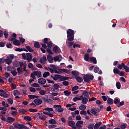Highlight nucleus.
<instances>
[{"label": "nucleus", "mask_w": 129, "mask_h": 129, "mask_svg": "<svg viewBox=\"0 0 129 129\" xmlns=\"http://www.w3.org/2000/svg\"><path fill=\"white\" fill-rule=\"evenodd\" d=\"M51 78H52L54 81H57L58 80H59V81H63L62 84L64 85V86H68V85H69V82L66 81L69 80L70 78L69 77H65L60 75H55L53 76V75H51Z\"/></svg>", "instance_id": "f257e3e1"}, {"label": "nucleus", "mask_w": 129, "mask_h": 129, "mask_svg": "<svg viewBox=\"0 0 129 129\" xmlns=\"http://www.w3.org/2000/svg\"><path fill=\"white\" fill-rule=\"evenodd\" d=\"M67 41L69 42H72L74 41V30L69 29L67 31Z\"/></svg>", "instance_id": "f03ea898"}, {"label": "nucleus", "mask_w": 129, "mask_h": 129, "mask_svg": "<svg viewBox=\"0 0 129 129\" xmlns=\"http://www.w3.org/2000/svg\"><path fill=\"white\" fill-rule=\"evenodd\" d=\"M82 96L83 97L81 99L82 104H87V103L88 102V98H89L88 92L86 91H83Z\"/></svg>", "instance_id": "7ed1b4c3"}, {"label": "nucleus", "mask_w": 129, "mask_h": 129, "mask_svg": "<svg viewBox=\"0 0 129 129\" xmlns=\"http://www.w3.org/2000/svg\"><path fill=\"white\" fill-rule=\"evenodd\" d=\"M13 125L10 126L9 129H15V128H18V129H29V127L26 126L25 125L23 124H20L17 123H14Z\"/></svg>", "instance_id": "20e7f679"}, {"label": "nucleus", "mask_w": 129, "mask_h": 129, "mask_svg": "<svg viewBox=\"0 0 129 129\" xmlns=\"http://www.w3.org/2000/svg\"><path fill=\"white\" fill-rule=\"evenodd\" d=\"M94 77L93 76V75L88 74L85 75L83 77L84 81L85 82H87L88 83L90 82V80H92L93 79H94Z\"/></svg>", "instance_id": "39448f33"}, {"label": "nucleus", "mask_w": 129, "mask_h": 129, "mask_svg": "<svg viewBox=\"0 0 129 129\" xmlns=\"http://www.w3.org/2000/svg\"><path fill=\"white\" fill-rule=\"evenodd\" d=\"M14 57L15 55L14 54H10V56L7 57V58L5 59V61L8 65H10V64L13 62V59H14Z\"/></svg>", "instance_id": "423d86ee"}, {"label": "nucleus", "mask_w": 129, "mask_h": 129, "mask_svg": "<svg viewBox=\"0 0 129 129\" xmlns=\"http://www.w3.org/2000/svg\"><path fill=\"white\" fill-rule=\"evenodd\" d=\"M54 108H55V111L56 112H63L64 109L62 108L60 105H55L53 106Z\"/></svg>", "instance_id": "0eeeda50"}, {"label": "nucleus", "mask_w": 129, "mask_h": 129, "mask_svg": "<svg viewBox=\"0 0 129 129\" xmlns=\"http://www.w3.org/2000/svg\"><path fill=\"white\" fill-rule=\"evenodd\" d=\"M83 124V121H78L76 123V126L78 129H82V125Z\"/></svg>", "instance_id": "6e6552de"}, {"label": "nucleus", "mask_w": 129, "mask_h": 129, "mask_svg": "<svg viewBox=\"0 0 129 129\" xmlns=\"http://www.w3.org/2000/svg\"><path fill=\"white\" fill-rule=\"evenodd\" d=\"M26 60H27L28 62H31L32 61V59H33V55L31 53H26Z\"/></svg>", "instance_id": "1a4fd4ad"}, {"label": "nucleus", "mask_w": 129, "mask_h": 129, "mask_svg": "<svg viewBox=\"0 0 129 129\" xmlns=\"http://www.w3.org/2000/svg\"><path fill=\"white\" fill-rule=\"evenodd\" d=\"M15 120H16V118L12 117H8L6 119V122H8V123H12V122H14Z\"/></svg>", "instance_id": "9d476101"}, {"label": "nucleus", "mask_w": 129, "mask_h": 129, "mask_svg": "<svg viewBox=\"0 0 129 129\" xmlns=\"http://www.w3.org/2000/svg\"><path fill=\"white\" fill-rule=\"evenodd\" d=\"M53 51L56 54H59V53H60L61 51V50L60 49V48L58 47V46H55L53 48Z\"/></svg>", "instance_id": "9b49d317"}, {"label": "nucleus", "mask_w": 129, "mask_h": 129, "mask_svg": "<svg viewBox=\"0 0 129 129\" xmlns=\"http://www.w3.org/2000/svg\"><path fill=\"white\" fill-rule=\"evenodd\" d=\"M41 98L45 102H48V103H49V102H50V101L51 100V99H49V96H48V95L43 96L41 97Z\"/></svg>", "instance_id": "f8f14e48"}, {"label": "nucleus", "mask_w": 129, "mask_h": 129, "mask_svg": "<svg viewBox=\"0 0 129 129\" xmlns=\"http://www.w3.org/2000/svg\"><path fill=\"white\" fill-rule=\"evenodd\" d=\"M33 102H34V103H35V104L39 105L40 104H42L43 101L39 98H37V99L34 100Z\"/></svg>", "instance_id": "ddd939ff"}, {"label": "nucleus", "mask_w": 129, "mask_h": 129, "mask_svg": "<svg viewBox=\"0 0 129 129\" xmlns=\"http://www.w3.org/2000/svg\"><path fill=\"white\" fill-rule=\"evenodd\" d=\"M37 81L39 84H41L42 85H43V84H45L46 83V80L43 78L39 79Z\"/></svg>", "instance_id": "4468645a"}, {"label": "nucleus", "mask_w": 129, "mask_h": 129, "mask_svg": "<svg viewBox=\"0 0 129 129\" xmlns=\"http://www.w3.org/2000/svg\"><path fill=\"white\" fill-rule=\"evenodd\" d=\"M41 64H46V61H47V57L46 56L44 55L40 59Z\"/></svg>", "instance_id": "2eb2a0df"}, {"label": "nucleus", "mask_w": 129, "mask_h": 129, "mask_svg": "<svg viewBox=\"0 0 129 129\" xmlns=\"http://www.w3.org/2000/svg\"><path fill=\"white\" fill-rule=\"evenodd\" d=\"M107 104H109L110 105H111L113 104V99H112L111 98H109V97L107 96Z\"/></svg>", "instance_id": "dca6fc26"}, {"label": "nucleus", "mask_w": 129, "mask_h": 129, "mask_svg": "<svg viewBox=\"0 0 129 129\" xmlns=\"http://www.w3.org/2000/svg\"><path fill=\"white\" fill-rule=\"evenodd\" d=\"M90 62L93 63V64H97V60H96V58L95 57H91L90 58Z\"/></svg>", "instance_id": "f3484780"}, {"label": "nucleus", "mask_w": 129, "mask_h": 129, "mask_svg": "<svg viewBox=\"0 0 129 129\" xmlns=\"http://www.w3.org/2000/svg\"><path fill=\"white\" fill-rule=\"evenodd\" d=\"M102 123V122H96L94 125V129H99V126L101 125Z\"/></svg>", "instance_id": "a211bd4d"}, {"label": "nucleus", "mask_w": 129, "mask_h": 129, "mask_svg": "<svg viewBox=\"0 0 129 129\" xmlns=\"http://www.w3.org/2000/svg\"><path fill=\"white\" fill-rule=\"evenodd\" d=\"M47 59L49 63H53V57L51 56V55L50 54L47 55Z\"/></svg>", "instance_id": "6ab92c4d"}, {"label": "nucleus", "mask_w": 129, "mask_h": 129, "mask_svg": "<svg viewBox=\"0 0 129 129\" xmlns=\"http://www.w3.org/2000/svg\"><path fill=\"white\" fill-rule=\"evenodd\" d=\"M75 79L77 81V82H79V83H81V82L83 81V79L79 76L76 77Z\"/></svg>", "instance_id": "aec40b11"}, {"label": "nucleus", "mask_w": 129, "mask_h": 129, "mask_svg": "<svg viewBox=\"0 0 129 129\" xmlns=\"http://www.w3.org/2000/svg\"><path fill=\"white\" fill-rule=\"evenodd\" d=\"M53 87L54 89L53 90V91H57L56 90H59V88H60V85H59L58 84H54L53 85Z\"/></svg>", "instance_id": "412c9836"}, {"label": "nucleus", "mask_w": 129, "mask_h": 129, "mask_svg": "<svg viewBox=\"0 0 129 129\" xmlns=\"http://www.w3.org/2000/svg\"><path fill=\"white\" fill-rule=\"evenodd\" d=\"M17 38V34L15 33H14L12 34V37H11L9 39V41H14V40L16 39V38Z\"/></svg>", "instance_id": "4be33fe9"}, {"label": "nucleus", "mask_w": 129, "mask_h": 129, "mask_svg": "<svg viewBox=\"0 0 129 129\" xmlns=\"http://www.w3.org/2000/svg\"><path fill=\"white\" fill-rule=\"evenodd\" d=\"M82 98H83V97H82V95L79 98L77 97L74 98L73 99V101H74V102H76V101H77V100H81L82 99Z\"/></svg>", "instance_id": "5701e85b"}, {"label": "nucleus", "mask_w": 129, "mask_h": 129, "mask_svg": "<svg viewBox=\"0 0 129 129\" xmlns=\"http://www.w3.org/2000/svg\"><path fill=\"white\" fill-rule=\"evenodd\" d=\"M125 67V64H124V63L122 62L121 63V64H118V66L117 67V68H118V69H119L120 70H121L122 68L124 69Z\"/></svg>", "instance_id": "b1692460"}, {"label": "nucleus", "mask_w": 129, "mask_h": 129, "mask_svg": "<svg viewBox=\"0 0 129 129\" xmlns=\"http://www.w3.org/2000/svg\"><path fill=\"white\" fill-rule=\"evenodd\" d=\"M72 75H73L74 76H76V77L77 76H79V72H78V71H73L72 72Z\"/></svg>", "instance_id": "393cba45"}, {"label": "nucleus", "mask_w": 129, "mask_h": 129, "mask_svg": "<svg viewBox=\"0 0 129 129\" xmlns=\"http://www.w3.org/2000/svg\"><path fill=\"white\" fill-rule=\"evenodd\" d=\"M14 45L15 46H20L21 45V43H20V41L16 39L15 41L13 42Z\"/></svg>", "instance_id": "a878e982"}, {"label": "nucleus", "mask_w": 129, "mask_h": 129, "mask_svg": "<svg viewBox=\"0 0 129 129\" xmlns=\"http://www.w3.org/2000/svg\"><path fill=\"white\" fill-rule=\"evenodd\" d=\"M34 46L35 47V48H37L38 49H39V48L41 47V45H40V43L39 42L36 41L34 44Z\"/></svg>", "instance_id": "bb28decb"}, {"label": "nucleus", "mask_w": 129, "mask_h": 129, "mask_svg": "<svg viewBox=\"0 0 129 129\" xmlns=\"http://www.w3.org/2000/svg\"><path fill=\"white\" fill-rule=\"evenodd\" d=\"M49 123L51 124H56L57 123V121L54 119H51L49 121Z\"/></svg>", "instance_id": "cd10ccee"}, {"label": "nucleus", "mask_w": 129, "mask_h": 129, "mask_svg": "<svg viewBox=\"0 0 129 129\" xmlns=\"http://www.w3.org/2000/svg\"><path fill=\"white\" fill-rule=\"evenodd\" d=\"M26 49L27 50V51H28V52H30V53L34 52V49H32V48L29 46H26Z\"/></svg>", "instance_id": "c85d7f7f"}, {"label": "nucleus", "mask_w": 129, "mask_h": 129, "mask_svg": "<svg viewBox=\"0 0 129 129\" xmlns=\"http://www.w3.org/2000/svg\"><path fill=\"white\" fill-rule=\"evenodd\" d=\"M48 76H50V73L49 72H45L43 74V77L47 78Z\"/></svg>", "instance_id": "c756f323"}, {"label": "nucleus", "mask_w": 129, "mask_h": 129, "mask_svg": "<svg viewBox=\"0 0 129 129\" xmlns=\"http://www.w3.org/2000/svg\"><path fill=\"white\" fill-rule=\"evenodd\" d=\"M28 97L30 98V99H34V98H39V96L29 95Z\"/></svg>", "instance_id": "7c9ffc66"}, {"label": "nucleus", "mask_w": 129, "mask_h": 129, "mask_svg": "<svg viewBox=\"0 0 129 129\" xmlns=\"http://www.w3.org/2000/svg\"><path fill=\"white\" fill-rule=\"evenodd\" d=\"M13 94L14 96H17V95H21V92L18 91V90H15L13 92Z\"/></svg>", "instance_id": "2f4dec72"}, {"label": "nucleus", "mask_w": 129, "mask_h": 129, "mask_svg": "<svg viewBox=\"0 0 129 129\" xmlns=\"http://www.w3.org/2000/svg\"><path fill=\"white\" fill-rule=\"evenodd\" d=\"M69 126H73V125H75V122L74 121H69L68 122Z\"/></svg>", "instance_id": "473e14b6"}, {"label": "nucleus", "mask_w": 129, "mask_h": 129, "mask_svg": "<svg viewBox=\"0 0 129 129\" xmlns=\"http://www.w3.org/2000/svg\"><path fill=\"white\" fill-rule=\"evenodd\" d=\"M20 61H16L13 62V66L14 67H19L20 66Z\"/></svg>", "instance_id": "72a5a7b5"}, {"label": "nucleus", "mask_w": 129, "mask_h": 129, "mask_svg": "<svg viewBox=\"0 0 129 129\" xmlns=\"http://www.w3.org/2000/svg\"><path fill=\"white\" fill-rule=\"evenodd\" d=\"M39 119H41V120H45L46 119V118L45 117V115H43V113H41V115H39Z\"/></svg>", "instance_id": "f704fd0d"}, {"label": "nucleus", "mask_w": 129, "mask_h": 129, "mask_svg": "<svg viewBox=\"0 0 129 129\" xmlns=\"http://www.w3.org/2000/svg\"><path fill=\"white\" fill-rule=\"evenodd\" d=\"M91 113L94 114V115H95V116H98V112H96L94 109H91Z\"/></svg>", "instance_id": "c9c22d12"}, {"label": "nucleus", "mask_w": 129, "mask_h": 129, "mask_svg": "<svg viewBox=\"0 0 129 129\" xmlns=\"http://www.w3.org/2000/svg\"><path fill=\"white\" fill-rule=\"evenodd\" d=\"M0 96L2 97H4V98H7L9 97V94L6 93H0Z\"/></svg>", "instance_id": "e433bc0d"}, {"label": "nucleus", "mask_w": 129, "mask_h": 129, "mask_svg": "<svg viewBox=\"0 0 129 129\" xmlns=\"http://www.w3.org/2000/svg\"><path fill=\"white\" fill-rule=\"evenodd\" d=\"M63 93L66 96H70V94H71V92H69L68 90H66L63 92Z\"/></svg>", "instance_id": "4c0bfd02"}, {"label": "nucleus", "mask_w": 129, "mask_h": 129, "mask_svg": "<svg viewBox=\"0 0 129 129\" xmlns=\"http://www.w3.org/2000/svg\"><path fill=\"white\" fill-rule=\"evenodd\" d=\"M79 109H80V110H85L86 109V105L80 106Z\"/></svg>", "instance_id": "58836bf2"}, {"label": "nucleus", "mask_w": 129, "mask_h": 129, "mask_svg": "<svg viewBox=\"0 0 129 129\" xmlns=\"http://www.w3.org/2000/svg\"><path fill=\"white\" fill-rule=\"evenodd\" d=\"M84 60L85 61H88L89 60V55L88 53H86L84 55Z\"/></svg>", "instance_id": "ea45409f"}, {"label": "nucleus", "mask_w": 129, "mask_h": 129, "mask_svg": "<svg viewBox=\"0 0 129 129\" xmlns=\"http://www.w3.org/2000/svg\"><path fill=\"white\" fill-rule=\"evenodd\" d=\"M88 128L89 129H93L94 128V123H91L88 126Z\"/></svg>", "instance_id": "a19ab883"}, {"label": "nucleus", "mask_w": 129, "mask_h": 129, "mask_svg": "<svg viewBox=\"0 0 129 129\" xmlns=\"http://www.w3.org/2000/svg\"><path fill=\"white\" fill-rule=\"evenodd\" d=\"M126 126H127V124L126 123H123L120 125V127L121 129L126 128Z\"/></svg>", "instance_id": "79ce46f5"}, {"label": "nucleus", "mask_w": 129, "mask_h": 129, "mask_svg": "<svg viewBox=\"0 0 129 129\" xmlns=\"http://www.w3.org/2000/svg\"><path fill=\"white\" fill-rule=\"evenodd\" d=\"M24 118L25 120H28V121H31V120H32V118L29 116H25L24 117Z\"/></svg>", "instance_id": "37998d69"}, {"label": "nucleus", "mask_w": 129, "mask_h": 129, "mask_svg": "<svg viewBox=\"0 0 129 129\" xmlns=\"http://www.w3.org/2000/svg\"><path fill=\"white\" fill-rule=\"evenodd\" d=\"M116 87L117 88V89H120L121 87V85L120 84V83L119 82H117L116 83Z\"/></svg>", "instance_id": "c03bdc74"}, {"label": "nucleus", "mask_w": 129, "mask_h": 129, "mask_svg": "<svg viewBox=\"0 0 129 129\" xmlns=\"http://www.w3.org/2000/svg\"><path fill=\"white\" fill-rule=\"evenodd\" d=\"M47 47L50 49L51 48V47L53 46V43L52 41H49V42H47Z\"/></svg>", "instance_id": "a18cd8bd"}, {"label": "nucleus", "mask_w": 129, "mask_h": 129, "mask_svg": "<svg viewBox=\"0 0 129 129\" xmlns=\"http://www.w3.org/2000/svg\"><path fill=\"white\" fill-rule=\"evenodd\" d=\"M114 103L116 105V106H119L118 104H119V100H118V99L116 98L115 100L114 101Z\"/></svg>", "instance_id": "49530a36"}, {"label": "nucleus", "mask_w": 129, "mask_h": 129, "mask_svg": "<svg viewBox=\"0 0 129 129\" xmlns=\"http://www.w3.org/2000/svg\"><path fill=\"white\" fill-rule=\"evenodd\" d=\"M60 57L58 56H54L53 57V60L54 62H57V61H58V62H60Z\"/></svg>", "instance_id": "de8ad7c7"}, {"label": "nucleus", "mask_w": 129, "mask_h": 129, "mask_svg": "<svg viewBox=\"0 0 129 129\" xmlns=\"http://www.w3.org/2000/svg\"><path fill=\"white\" fill-rule=\"evenodd\" d=\"M11 74H12V75L13 76H16L17 74H18V73L17 72V70H13V71H12L11 72Z\"/></svg>", "instance_id": "09e8293b"}, {"label": "nucleus", "mask_w": 129, "mask_h": 129, "mask_svg": "<svg viewBox=\"0 0 129 129\" xmlns=\"http://www.w3.org/2000/svg\"><path fill=\"white\" fill-rule=\"evenodd\" d=\"M7 101H8V103H9V104H13V103H14V100H13V99H12L11 98L8 99L7 100Z\"/></svg>", "instance_id": "8fccbe9b"}, {"label": "nucleus", "mask_w": 129, "mask_h": 129, "mask_svg": "<svg viewBox=\"0 0 129 129\" xmlns=\"http://www.w3.org/2000/svg\"><path fill=\"white\" fill-rule=\"evenodd\" d=\"M39 93L40 95H45V94H46V91L41 90L39 91Z\"/></svg>", "instance_id": "3c124183"}, {"label": "nucleus", "mask_w": 129, "mask_h": 129, "mask_svg": "<svg viewBox=\"0 0 129 129\" xmlns=\"http://www.w3.org/2000/svg\"><path fill=\"white\" fill-rule=\"evenodd\" d=\"M113 73L114 74H119V70L118 69H114Z\"/></svg>", "instance_id": "603ef678"}, {"label": "nucleus", "mask_w": 129, "mask_h": 129, "mask_svg": "<svg viewBox=\"0 0 129 129\" xmlns=\"http://www.w3.org/2000/svg\"><path fill=\"white\" fill-rule=\"evenodd\" d=\"M79 87L78 86H75L72 88V91H75L77 90V89H79Z\"/></svg>", "instance_id": "864d4df0"}, {"label": "nucleus", "mask_w": 129, "mask_h": 129, "mask_svg": "<svg viewBox=\"0 0 129 129\" xmlns=\"http://www.w3.org/2000/svg\"><path fill=\"white\" fill-rule=\"evenodd\" d=\"M6 47H7L8 48H9L10 49H12V48H13V45H12V43H7L6 44Z\"/></svg>", "instance_id": "5fc2aeb1"}, {"label": "nucleus", "mask_w": 129, "mask_h": 129, "mask_svg": "<svg viewBox=\"0 0 129 129\" xmlns=\"http://www.w3.org/2000/svg\"><path fill=\"white\" fill-rule=\"evenodd\" d=\"M54 127H57V125L55 124H50L48 125L49 128H54Z\"/></svg>", "instance_id": "6e6d98bb"}, {"label": "nucleus", "mask_w": 129, "mask_h": 129, "mask_svg": "<svg viewBox=\"0 0 129 129\" xmlns=\"http://www.w3.org/2000/svg\"><path fill=\"white\" fill-rule=\"evenodd\" d=\"M99 71V68L98 67H95L94 69V72L95 73H98V72Z\"/></svg>", "instance_id": "4d7b16f0"}, {"label": "nucleus", "mask_w": 129, "mask_h": 129, "mask_svg": "<svg viewBox=\"0 0 129 129\" xmlns=\"http://www.w3.org/2000/svg\"><path fill=\"white\" fill-rule=\"evenodd\" d=\"M32 86L33 87H40V85H39V84L34 83L33 84H32Z\"/></svg>", "instance_id": "13d9d810"}, {"label": "nucleus", "mask_w": 129, "mask_h": 129, "mask_svg": "<svg viewBox=\"0 0 129 129\" xmlns=\"http://www.w3.org/2000/svg\"><path fill=\"white\" fill-rule=\"evenodd\" d=\"M81 47L80 46V45L78 44L75 43L73 45V48L75 49V48H81Z\"/></svg>", "instance_id": "bf43d9fd"}, {"label": "nucleus", "mask_w": 129, "mask_h": 129, "mask_svg": "<svg viewBox=\"0 0 129 129\" xmlns=\"http://www.w3.org/2000/svg\"><path fill=\"white\" fill-rule=\"evenodd\" d=\"M80 114H81V115H85V114H87L86 111L83 110L82 111H80Z\"/></svg>", "instance_id": "052dcab7"}, {"label": "nucleus", "mask_w": 129, "mask_h": 129, "mask_svg": "<svg viewBox=\"0 0 129 129\" xmlns=\"http://www.w3.org/2000/svg\"><path fill=\"white\" fill-rule=\"evenodd\" d=\"M29 111L30 112H37V111H38V110L36 109L30 108Z\"/></svg>", "instance_id": "680f3d73"}, {"label": "nucleus", "mask_w": 129, "mask_h": 129, "mask_svg": "<svg viewBox=\"0 0 129 129\" xmlns=\"http://www.w3.org/2000/svg\"><path fill=\"white\" fill-rule=\"evenodd\" d=\"M95 100H96V98H95L94 97H93L89 99V102H91V101H94Z\"/></svg>", "instance_id": "e2e57ef3"}, {"label": "nucleus", "mask_w": 129, "mask_h": 129, "mask_svg": "<svg viewBox=\"0 0 129 129\" xmlns=\"http://www.w3.org/2000/svg\"><path fill=\"white\" fill-rule=\"evenodd\" d=\"M20 112H22V113L24 114V113H26L27 112V110L25 109H21L19 110Z\"/></svg>", "instance_id": "0e129e2a"}, {"label": "nucleus", "mask_w": 129, "mask_h": 129, "mask_svg": "<svg viewBox=\"0 0 129 129\" xmlns=\"http://www.w3.org/2000/svg\"><path fill=\"white\" fill-rule=\"evenodd\" d=\"M4 35L5 36V38L7 39V38L9 37V33L7 31H4Z\"/></svg>", "instance_id": "69168bd1"}, {"label": "nucleus", "mask_w": 129, "mask_h": 129, "mask_svg": "<svg viewBox=\"0 0 129 129\" xmlns=\"http://www.w3.org/2000/svg\"><path fill=\"white\" fill-rule=\"evenodd\" d=\"M29 89L31 92H33V93L36 92V89H35L34 88L30 87Z\"/></svg>", "instance_id": "338daca9"}, {"label": "nucleus", "mask_w": 129, "mask_h": 129, "mask_svg": "<svg viewBox=\"0 0 129 129\" xmlns=\"http://www.w3.org/2000/svg\"><path fill=\"white\" fill-rule=\"evenodd\" d=\"M124 69L125 70V72H129V67L127 66H125Z\"/></svg>", "instance_id": "774afa93"}]
</instances>
